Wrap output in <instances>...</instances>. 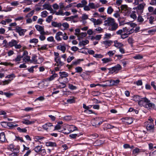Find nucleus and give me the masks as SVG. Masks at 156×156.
Listing matches in <instances>:
<instances>
[{
	"instance_id": "obj_1",
	"label": "nucleus",
	"mask_w": 156,
	"mask_h": 156,
	"mask_svg": "<svg viewBox=\"0 0 156 156\" xmlns=\"http://www.w3.org/2000/svg\"><path fill=\"white\" fill-rule=\"evenodd\" d=\"M134 31L133 28L130 29L129 27L128 26L116 31V34L120 35L121 38L124 39L128 37L129 35L133 33Z\"/></svg>"
},
{
	"instance_id": "obj_2",
	"label": "nucleus",
	"mask_w": 156,
	"mask_h": 156,
	"mask_svg": "<svg viewBox=\"0 0 156 156\" xmlns=\"http://www.w3.org/2000/svg\"><path fill=\"white\" fill-rule=\"evenodd\" d=\"M138 104L148 109H156L155 104L151 103L150 101L146 98H141L140 101H139Z\"/></svg>"
},
{
	"instance_id": "obj_3",
	"label": "nucleus",
	"mask_w": 156,
	"mask_h": 156,
	"mask_svg": "<svg viewBox=\"0 0 156 156\" xmlns=\"http://www.w3.org/2000/svg\"><path fill=\"white\" fill-rule=\"evenodd\" d=\"M61 36L62 37L64 40H67L68 38V37L66 33H63L60 31L58 32L56 34L55 38L58 41H60L62 40V38Z\"/></svg>"
},
{
	"instance_id": "obj_4",
	"label": "nucleus",
	"mask_w": 156,
	"mask_h": 156,
	"mask_svg": "<svg viewBox=\"0 0 156 156\" xmlns=\"http://www.w3.org/2000/svg\"><path fill=\"white\" fill-rule=\"evenodd\" d=\"M18 41L13 39L8 43V46L10 47L14 46L16 49H20L22 46L20 44H18Z\"/></svg>"
},
{
	"instance_id": "obj_5",
	"label": "nucleus",
	"mask_w": 156,
	"mask_h": 156,
	"mask_svg": "<svg viewBox=\"0 0 156 156\" xmlns=\"http://www.w3.org/2000/svg\"><path fill=\"white\" fill-rule=\"evenodd\" d=\"M43 61V59L42 58L37 57V56L35 55H33L31 60H30V61L31 62L37 64L41 63Z\"/></svg>"
},
{
	"instance_id": "obj_6",
	"label": "nucleus",
	"mask_w": 156,
	"mask_h": 156,
	"mask_svg": "<svg viewBox=\"0 0 156 156\" xmlns=\"http://www.w3.org/2000/svg\"><path fill=\"white\" fill-rule=\"evenodd\" d=\"M146 4L144 3L139 4L137 5V6L135 8L137 11H139V12L142 13L143 12L144 8L146 6Z\"/></svg>"
},
{
	"instance_id": "obj_7",
	"label": "nucleus",
	"mask_w": 156,
	"mask_h": 156,
	"mask_svg": "<svg viewBox=\"0 0 156 156\" xmlns=\"http://www.w3.org/2000/svg\"><path fill=\"white\" fill-rule=\"evenodd\" d=\"M109 27V30L112 31H115L118 28V25L115 20Z\"/></svg>"
},
{
	"instance_id": "obj_8",
	"label": "nucleus",
	"mask_w": 156,
	"mask_h": 156,
	"mask_svg": "<svg viewBox=\"0 0 156 156\" xmlns=\"http://www.w3.org/2000/svg\"><path fill=\"white\" fill-rule=\"evenodd\" d=\"M115 20L113 18L110 17H108L104 21V25L107 26H109Z\"/></svg>"
},
{
	"instance_id": "obj_9",
	"label": "nucleus",
	"mask_w": 156,
	"mask_h": 156,
	"mask_svg": "<svg viewBox=\"0 0 156 156\" xmlns=\"http://www.w3.org/2000/svg\"><path fill=\"white\" fill-rule=\"evenodd\" d=\"M144 126H146V128L147 130H151L154 129V125L153 123H149L147 121L144 123Z\"/></svg>"
},
{
	"instance_id": "obj_10",
	"label": "nucleus",
	"mask_w": 156,
	"mask_h": 156,
	"mask_svg": "<svg viewBox=\"0 0 156 156\" xmlns=\"http://www.w3.org/2000/svg\"><path fill=\"white\" fill-rule=\"evenodd\" d=\"M16 30V32H18L20 36L24 35L25 32L26 31V30L22 29L19 27H17Z\"/></svg>"
},
{
	"instance_id": "obj_11",
	"label": "nucleus",
	"mask_w": 156,
	"mask_h": 156,
	"mask_svg": "<svg viewBox=\"0 0 156 156\" xmlns=\"http://www.w3.org/2000/svg\"><path fill=\"white\" fill-rule=\"evenodd\" d=\"M66 127L68 130V132H65V133H69L70 132H73L76 129V126L73 125H67Z\"/></svg>"
},
{
	"instance_id": "obj_12",
	"label": "nucleus",
	"mask_w": 156,
	"mask_h": 156,
	"mask_svg": "<svg viewBox=\"0 0 156 156\" xmlns=\"http://www.w3.org/2000/svg\"><path fill=\"white\" fill-rule=\"evenodd\" d=\"M90 20L94 23V25L95 26L100 25L102 23V20L101 19L97 20L94 18H91L90 19Z\"/></svg>"
},
{
	"instance_id": "obj_13",
	"label": "nucleus",
	"mask_w": 156,
	"mask_h": 156,
	"mask_svg": "<svg viewBox=\"0 0 156 156\" xmlns=\"http://www.w3.org/2000/svg\"><path fill=\"white\" fill-rule=\"evenodd\" d=\"M44 9H46L49 10L50 11L51 13H54L53 10L51 5L48 4H45L43 5Z\"/></svg>"
},
{
	"instance_id": "obj_14",
	"label": "nucleus",
	"mask_w": 156,
	"mask_h": 156,
	"mask_svg": "<svg viewBox=\"0 0 156 156\" xmlns=\"http://www.w3.org/2000/svg\"><path fill=\"white\" fill-rule=\"evenodd\" d=\"M57 49L61 51L63 53H64L66 48L65 45H62L60 44L57 46Z\"/></svg>"
},
{
	"instance_id": "obj_15",
	"label": "nucleus",
	"mask_w": 156,
	"mask_h": 156,
	"mask_svg": "<svg viewBox=\"0 0 156 156\" xmlns=\"http://www.w3.org/2000/svg\"><path fill=\"white\" fill-rule=\"evenodd\" d=\"M134 2L133 3L135 5H138L139 3L143 2L144 0H134ZM133 0H125V1L127 3H131L133 2Z\"/></svg>"
},
{
	"instance_id": "obj_16",
	"label": "nucleus",
	"mask_w": 156,
	"mask_h": 156,
	"mask_svg": "<svg viewBox=\"0 0 156 156\" xmlns=\"http://www.w3.org/2000/svg\"><path fill=\"white\" fill-rule=\"evenodd\" d=\"M122 69L121 66L119 64H117L111 68L112 70L114 72H117Z\"/></svg>"
},
{
	"instance_id": "obj_17",
	"label": "nucleus",
	"mask_w": 156,
	"mask_h": 156,
	"mask_svg": "<svg viewBox=\"0 0 156 156\" xmlns=\"http://www.w3.org/2000/svg\"><path fill=\"white\" fill-rule=\"evenodd\" d=\"M113 43V41L111 40H108L103 41V44L104 45L105 47L106 48L110 47Z\"/></svg>"
},
{
	"instance_id": "obj_18",
	"label": "nucleus",
	"mask_w": 156,
	"mask_h": 156,
	"mask_svg": "<svg viewBox=\"0 0 156 156\" xmlns=\"http://www.w3.org/2000/svg\"><path fill=\"white\" fill-rule=\"evenodd\" d=\"M56 63L55 64V65L57 66L61 67L63 66L64 64V63L61 61L60 58H58V59L55 60Z\"/></svg>"
},
{
	"instance_id": "obj_19",
	"label": "nucleus",
	"mask_w": 156,
	"mask_h": 156,
	"mask_svg": "<svg viewBox=\"0 0 156 156\" xmlns=\"http://www.w3.org/2000/svg\"><path fill=\"white\" fill-rule=\"evenodd\" d=\"M26 53L27 54V52H26L25 51H24L22 56L20 55H18L15 59L14 60V61L16 62H18V63H19V62L21 61V59L23 58V56L26 54Z\"/></svg>"
},
{
	"instance_id": "obj_20",
	"label": "nucleus",
	"mask_w": 156,
	"mask_h": 156,
	"mask_svg": "<svg viewBox=\"0 0 156 156\" xmlns=\"http://www.w3.org/2000/svg\"><path fill=\"white\" fill-rule=\"evenodd\" d=\"M52 124L50 122H48L43 126V128L45 130L48 131V128L49 127L53 126Z\"/></svg>"
},
{
	"instance_id": "obj_21",
	"label": "nucleus",
	"mask_w": 156,
	"mask_h": 156,
	"mask_svg": "<svg viewBox=\"0 0 156 156\" xmlns=\"http://www.w3.org/2000/svg\"><path fill=\"white\" fill-rule=\"evenodd\" d=\"M62 26L60 28V29L62 30H64L67 29L69 27V24L67 23H65L62 24Z\"/></svg>"
},
{
	"instance_id": "obj_22",
	"label": "nucleus",
	"mask_w": 156,
	"mask_h": 156,
	"mask_svg": "<svg viewBox=\"0 0 156 156\" xmlns=\"http://www.w3.org/2000/svg\"><path fill=\"white\" fill-rule=\"evenodd\" d=\"M96 121L95 122V126L96 127H98L99 125L101 124L103 122L101 120V118H98L96 119Z\"/></svg>"
},
{
	"instance_id": "obj_23",
	"label": "nucleus",
	"mask_w": 156,
	"mask_h": 156,
	"mask_svg": "<svg viewBox=\"0 0 156 156\" xmlns=\"http://www.w3.org/2000/svg\"><path fill=\"white\" fill-rule=\"evenodd\" d=\"M114 46L118 48H119L121 47H122L123 46V44L121 43L118 42L117 41H114Z\"/></svg>"
},
{
	"instance_id": "obj_24",
	"label": "nucleus",
	"mask_w": 156,
	"mask_h": 156,
	"mask_svg": "<svg viewBox=\"0 0 156 156\" xmlns=\"http://www.w3.org/2000/svg\"><path fill=\"white\" fill-rule=\"evenodd\" d=\"M59 73L60 76L59 78H61L62 79L63 78L66 77L68 76V74L65 72H59Z\"/></svg>"
},
{
	"instance_id": "obj_25",
	"label": "nucleus",
	"mask_w": 156,
	"mask_h": 156,
	"mask_svg": "<svg viewBox=\"0 0 156 156\" xmlns=\"http://www.w3.org/2000/svg\"><path fill=\"white\" fill-rule=\"evenodd\" d=\"M6 140L5 134L4 132L0 133V141L2 142H3Z\"/></svg>"
},
{
	"instance_id": "obj_26",
	"label": "nucleus",
	"mask_w": 156,
	"mask_h": 156,
	"mask_svg": "<svg viewBox=\"0 0 156 156\" xmlns=\"http://www.w3.org/2000/svg\"><path fill=\"white\" fill-rule=\"evenodd\" d=\"M87 35V33L85 32H82L77 37H78V39L80 40L81 39L85 37Z\"/></svg>"
},
{
	"instance_id": "obj_27",
	"label": "nucleus",
	"mask_w": 156,
	"mask_h": 156,
	"mask_svg": "<svg viewBox=\"0 0 156 156\" xmlns=\"http://www.w3.org/2000/svg\"><path fill=\"white\" fill-rule=\"evenodd\" d=\"M42 148V146L38 145L35 147L34 149V150L36 152L38 153L41 151L43 150Z\"/></svg>"
},
{
	"instance_id": "obj_28",
	"label": "nucleus",
	"mask_w": 156,
	"mask_h": 156,
	"mask_svg": "<svg viewBox=\"0 0 156 156\" xmlns=\"http://www.w3.org/2000/svg\"><path fill=\"white\" fill-rule=\"evenodd\" d=\"M51 25L52 26L55 27H59L60 28L62 26V24L60 23H57L55 22H53L51 23Z\"/></svg>"
},
{
	"instance_id": "obj_29",
	"label": "nucleus",
	"mask_w": 156,
	"mask_h": 156,
	"mask_svg": "<svg viewBox=\"0 0 156 156\" xmlns=\"http://www.w3.org/2000/svg\"><path fill=\"white\" fill-rule=\"evenodd\" d=\"M89 42V41L87 40L82 41L79 42V45L80 46H84L88 44Z\"/></svg>"
},
{
	"instance_id": "obj_30",
	"label": "nucleus",
	"mask_w": 156,
	"mask_h": 156,
	"mask_svg": "<svg viewBox=\"0 0 156 156\" xmlns=\"http://www.w3.org/2000/svg\"><path fill=\"white\" fill-rule=\"evenodd\" d=\"M46 145L47 146L54 147L56 146V144L55 142L48 141L46 143Z\"/></svg>"
},
{
	"instance_id": "obj_31",
	"label": "nucleus",
	"mask_w": 156,
	"mask_h": 156,
	"mask_svg": "<svg viewBox=\"0 0 156 156\" xmlns=\"http://www.w3.org/2000/svg\"><path fill=\"white\" fill-rule=\"evenodd\" d=\"M141 98L140 97L139 95H134L133 98V100L135 101H138V102L140 101Z\"/></svg>"
},
{
	"instance_id": "obj_32",
	"label": "nucleus",
	"mask_w": 156,
	"mask_h": 156,
	"mask_svg": "<svg viewBox=\"0 0 156 156\" xmlns=\"http://www.w3.org/2000/svg\"><path fill=\"white\" fill-rule=\"evenodd\" d=\"M22 122L25 124L29 125L33 124L35 122L34 121H30L28 120H25L22 121Z\"/></svg>"
},
{
	"instance_id": "obj_33",
	"label": "nucleus",
	"mask_w": 156,
	"mask_h": 156,
	"mask_svg": "<svg viewBox=\"0 0 156 156\" xmlns=\"http://www.w3.org/2000/svg\"><path fill=\"white\" fill-rule=\"evenodd\" d=\"M82 135V134H81L80 133L74 134H70L69 136L71 138L75 139L76 138L77 136H80Z\"/></svg>"
},
{
	"instance_id": "obj_34",
	"label": "nucleus",
	"mask_w": 156,
	"mask_h": 156,
	"mask_svg": "<svg viewBox=\"0 0 156 156\" xmlns=\"http://www.w3.org/2000/svg\"><path fill=\"white\" fill-rule=\"evenodd\" d=\"M88 5L90 9H95L98 7L97 5H96L93 3H90Z\"/></svg>"
},
{
	"instance_id": "obj_35",
	"label": "nucleus",
	"mask_w": 156,
	"mask_h": 156,
	"mask_svg": "<svg viewBox=\"0 0 156 156\" xmlns=\"http://www.w3.org/2000/svg\"><path fill=\"white\" fill-rule=\"evenodd\" d=\"M58 75L56 73H54L50 77L47 78V80L49 81L53 80L55 77H57Z\"/></svg>"
},
{
	"instance_id": "obj_36",
	"label": "nucleus",
	"mask_w": 156,
	"mask_h": 156,
	"mask_svg": "<svg viewBox=\"0 0 156 156\" xmlns=\"http://www.w3.org/2000/svg\"><path fill=\"white\" fill-rule=\"evenodd\" d=\"M25 55L26 54L23 56V57L24 61L27 62L29 61H30V57L27 55L25 56Z\"/></svg>"
},
{
	"instance_id": "obj_37",
	"label": "nucleus",
	"mask_w": 156,
	"mask_h": 156,
	"mask_svg": "<svg viewBox=\"0 0 156 156\" xmlns=\"http://www.w3.org/2000/svg\"><path fill=\"white\" fill-rule=\"evenodd\" d=\"M102 61L103 62V63H105L111 61L112 60L110 58H103Z\"/></svg>"
},
{
	"instance_id": "obj_38",
	"label": "nucleus",
	"mask_w": 156,
	"mask_h": 156,
	"mask_svg": "<svg viewBox=\"0 0 156 156\" xmlns=\"http://www.w3.org/2000/svg\"><path fill=\"white\" fill-rule=\"evenodd\" d=\"M121 8L122 10L126 11L128 10V6L126 5H122L121 6Z\"/></svg>"
},
{
	"instance_id": "obj_39",
	"label": "nucleus",
	"mask_w": 156,
	"mask_h": 156,
	"mask_svg": "<svg viewBox=\"0 0 156 156\" xmlns=\"http://www.w3.org/2000/svg\"><path fill=\"white\" fill-rule=\"evenodd\" d=\"M141 151L137 147L135 148L133 151V154H138L139 152H140Z\"/></svg>"
},
{
	"instance_id": "obj_40",
	"label": "nucleus",
	"mask_w": 156,
	"mask_h": 156,
	"mask_svg": "<svg viewBox=\"0 0 156 156\" xmlns=\"http://www.w3.org/2000/svg\"><path fill=\"white\" fill-rule=\"evenodd\" d=\"M115 52L116 51L115 50L109 51L108 52L107 54L109 57H112L115 54Z\"/></svg>"
},
{
	"instance_id": "obj_41",
	"label": "nucleus",
	"mask_w": 156,
	"mask_h": 156,
	"mask_svg": "<svg viewBox=\"0 0 156 156\" xmlns=\"http://www.w3.org/2000/svg\"><path fill=\"white\" fill-rule=\"evenodd\" d=\"M7 126L10 128H12L15 127H16L18 126L17 124L13 125L12 123L9 122L7 123Z\"/></svg>"
},
{
	"instance_id": "obj_42",
	"label": "nucleus",
	"mask_w": 156,
	"mask_h": 156,
	"mask_svg": "<svg viewBox=\"0 0 156 156\" xmlns=\"http://www.w3.org/2000/svg\"><path fill=\"white\" fill-rule=\"evenodd\" d=\"M126 120V122L128 124H130L133 122V119L131 118H127Z\"/></svg>"
},
{
	"instance_id": "obj_43",
	"label": "nucleus",
	"mask_w": 156,
	"mask_h": 156,
	"mask_svg": "<svg viewBox=\"0 0 156 156\" xmlns=\"http://www.w3.org/2000/svg\"><path fill=\"white\" fill-rule=\"evenodd\" d=\"M119 81H120L119 80H107V81H105V82H106V83H110L112 82L113 83H118L119 82Z\"/></svg>"
},
{
	"instance_id": "obj_44",
	"label": "nucleus",
	"mask_w": 156,
	"mask_h": 156,
	"mask_svg": "<svg viewBox=\"0 0 156 156\" xmlns=\"http://www.w3.org/2000/svg\"><path fill=\"white\" fill-rule=\"evenodd\" d=\"M48 14V13L46 11H44L41 12V16L43 17H45Z\"/></svg>"
},
{
	"instance_id": "obj_45",
	"label": "nucleus",
	"mask_w": 156,
	"mask_h": 156,
	"mask_svg": "<svg viewBox=\"0 0 156 156\" xmlns=\"http://www.w3.org/2000/svg\"><path fill=\"white\" fill-rule=\"evenodd\" d=\"M113 9L111 6L109 7L107 10V12L108 14H111L113 11Z\"/></svg>"
},
{
	"instance_id": "obj_46",
	"label": "nucleus",
	"mask_w": 156,
	"mask_h": 156,
	"mask_svg": "<svg viewBox=\"0 0 156 156\" xmlns=\"http://www.w3.org/2000/svg\"><path fill=\"white\" fill-rule=\"evenodd\" d=\"M35 27L37 30L39 31L42 30H44V28L43 27L38 25H36L35 26Z\"/></svg>"
},
{
	"instance_id": "obj_47",
	"label": "nucleus",
	"mask_w": 156,
	"mask_h": 156,
	"mask_svg": "<svg viewBox=\"0 0 156 156\" xmlns=\"http://www.w3.org/2000/svg\"><path fill=\"white\" fill-rule=\"evenodd\" d=\"M76 71V73H81L83 70L82 68L80 67H77L75 68Z\"/></svg>"
},
{
	"instance_id": "obj_48",
	"label": "nucleus",
	"mask_w": 156,
	"mask_h": 156,
	"mask_svg": "<svg viewBox=\"0 0 156 156\" xmlns=\"http://www.w3.org/2000/svg\"><path fill=\"white\" fill-rule=\"evenodd\" d=\"M17 130L20 132L22 133H26L27 131V130L25 128L21 129L19 127L17 128Z\"/></svg>"
},
{
	"instance_id": "obj_49",
	"label": "nucleus",
	"mask_w": 156,
	"mask_h": 156,
	"mask_svg": "<svg viewBox=\"0 0 156 156\" xmlns=\"http://www.w3.org/2000/svg\"><path fill=\"white\" fill-rule=\"evenodd\" d=\"M112 36L110 33H106L105 35L104 39H108L110 38Z\"/></svg>"
},
{
	"instance_id": "obj_50",
	"label": "nucleus",
	"mask_w": 156,
	"mask_h": 156,
	"mask_svg": "<svg viewBox=\"0 0 156 156\" xmlns=\"http://www.w3.org/2000/svg\"><path fill=\"white\" fill-rule=\"evenodd\" d=\"M148 146L150 150H153L155 146H154V144L152 143H150L148 144Z\"/></svg>"
},
{
	"instance_id": "obj_51",
	"label": "nucleus",
	"mask_w": 156,
	"mask_h": 156,
	"mask_svg": "<svg viewBox=\"0 0 156 156\" xmlns=\"http://www.w3.org/2000/svg\"><path fill=\"white\" fill-rule=\"evenodd\" d=\"M102 144V142L100 140H97L94 143L95 146H99Z\"/></svg>"
},
{
	"instance_id": "obj_52",
	"label": "nucleus",
	"mask_w": 156,
	"mask_h": 156,
	"mask_svg": "<svg viewBox=\"0 0 156 156\" xmlns=\"http://www.w3.org/2000/svg\"><path fill=\"white\" fill-rule=\"evenodd\" d=\"M55 14L56 15H61L62 16L64 15V13L62 9H60L58 12H56Z\"/></svg>"
},
{
	"instance_id": "obj_53",
	"label": "nucleus",
	"mask_w": 156,
	"mask_h": 156,
	"mask_svg": "<svg viewBox=\"0 0 156 156\" xmlns=\"http://www.w3.org/2000/svg\"><path fill=\"white\" fill-rule=\"evenodd\" d=\"M135 12H133L130 15V17L132 18L134 20L136 19L137 18V16L135 13Z\"/></svg>"
},
{
	"instance_id": "obj_54",
	"label": "nucleus",
	"mask_w": 156,
	"mask_h": 156,
	"mask_svg": "<svg viewBox=\"0 0 156 156\" xmlns=\"http://www.w3.org/2000/svg\"><path fill=\"white\" fill-rule=\"evenodd\" d=\"M52 16H48L46 20V21L48 23H50L52 19Z\"/></svg>"
},
{
	"instance_id": "obj_55",
	"label": "nucleus",
	"mask_w": 156,
	"mask_h": 156,
	"mask_svg": "<svg viewBox=\"0 0 156 156\" xmlns=\"http://www.w3.org/2000/svg\"><path fill=\"white\" fill-rule=\"evenodd\" d=\"M38 42V40L36 38H33L32 39L30 40V43H37Z\"/></svg>"
},
{
	"instance_id": "obj_56",
	"label": "nucleus",
	"mask_w": 156,
	"mask_h": 156,
	"mask_svg": "<svg viewBox=\"0 0 156 156\" xmlns=\"http://www.w3.org/2000/svg\"><path fill=\"white\" fill-rule=\"evenodd\" d=\"M35 12V11L34 10H33L31 11L30 12L28 13L26 16V17H30L32 16L34 14V12Z\"/></svg>"
},
{
	"instance_id": "obj_57",
	"label": "nucleus",
	"mask_w": 156,
	"mask_h": 156,
	"mask_svg": "<svg viewBox=\"0 0 156 156\" xmlns=\"http://www.w3.org/2000/svg\"><path fill=\"white\" fill-rule=\"evenodd\" d=\"M11 5L13 6H16L19 5V2H18L16 1L12 2L11 3Z\"/></svg>"
},
{
	"instance_id": "obj_58",
	"label": "nucleus",
	"mask_w": 156,
	"mask_h": 156,
	"mask_svg": "<svg viewBox=\"0 0 156 156\" xmlns=\"http://www.w3.org/2000/svg\"><path fill=\"white\" fill-rule=\"evenodd\" d=\"M128 42L129 43L131 44L132 46L133 45V40L132 38L129 37L128 39Z\"/></svg>"
},
{
	"instance_id": "obj_59",
	"label": "nucleus",
	"mask_w": 156,
	"mask_h": 156,
	"mask_svg": "<svg viewBox=\"0 0 156 156\" xmlns=\"http://www.w3.org/2000/svg\"><path fill=\"white\" fill-rule=\"evenodd\" d=\"M94 57L98 58H101L103 57V55L100 54H96L94 55Z\"/></svg>"
},
{
	"instance_id": "obj_60",
	"label": "nucleus",
	"mask_w": 156,
	"mask_h": 156,
	"mask_svg": "<svg viewBox=\"0 0 156 156\" xmlns=\"http://www.w3.org/2000/svg\"><path fill=\"white\" fill-rule=\"evenodd\" d=\"M75 35L77 36H78L79 34H80V30L79 29H76L75 30Z\"/></svg>"
},
{
	"instance_id": "obj_61",
	"label": "nucleus",
	"mask_w": 156,
	"mask_h": 156,
	"mask_svg": "<svg viewBox=\"0 0 156 156\" xmlns=\"http://www.w3.org/2000/svg\"><path fill=\"white\" fill-rule=\"evenodd\" d=\"M74 58V57L73 56H69L67 59V61L68 63L70 62Z\"/></svg>"
},
{
	"instance_id": "obj_62",
	"label": "nucleus",
	"mask_w": 156,
	"mask_h": 156,
	"mask_svg": "<svg viewBox=\"0 0 156 156\" xmlns=\"http://www.w3.org/2000/svg\"><path fill=\"white\" fill-rule=\"evenodd\" d=\"M52 7L54 9L57 10L58 9L59 6L57 3H55L52 5Z\"/></svg>"
},
{
	"instance_id": "obj_63",
	"label": "nucleus",
	"mask_w": 156,
	"mask_h": 156,
	"mask_svg": "<svg viewBox=\"0 0 156 156\" xmlns=\"http://www.w3.org/2000/svg\"><path fill=\"white\" fill-rule=\"evenodd\" d=\"M4 94L8 98H10L13 95L12 94L8 92H5L4 93Z\"/></svg>"
},
{
	"instance_id": "obj_64",
	"label": "nucleus",
	"mask_w": 156,
	"mask_h": 156,
	"mask_svg": "<svg viewBox=\"0 0 156 156\" xmlns=\"http://www.w3.org/2000/svg\"><path fill=\"white\" fill-rule=\"evenodd\" d=\"M69 88L72 90L76 89V86H73L72 84H69Z\"/></svg>"
}]
</instances>
